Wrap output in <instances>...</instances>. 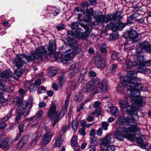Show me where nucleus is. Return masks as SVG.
<instances>
[{"label": "nucleus", "instance_id": "58836bf2", "mask_svg": "<svg viewBox=\"0 0 151 151\" xmlns=\"http://www.w3.org/2000/svg\"><path fill=\"white\" fill-rule=\"evenodd\" d=\"M77 137L75 135H74L71 139V144L72 146H76L77 145Z\"/></svg>", "mask_w": 151, "mask_h": 151}, {"label": "nucleus", "instance_id": "774afa93", "mask_svg": "<svg viewBox=\"0 0 151 151\" xmlns=\"http://www.w3.org/2000/svg\"><path fill=\"white\" fill-rule=\"evenodd\" d=\"M6 126V124L4 122H3L0 124V130L2 129Z\"/></svg>", "mask_w": 151, "mask_h": 151}, {"label": "nucleus", "instance_id": "7ed1b4c3", "mask_svg": "<svg viewBox=\"0 0 151 151\" xmlns=\"http://www.w3.org/2000/svg\"><path fill=\"white\" fill-rule=\"evenodd\" d=\"M121 129H118L124 133L125 135L117 132L115 133L114 136L115 138L119 141H122L126 137L130 141H133L135 140L136 134H140L141 132L140 129L138 127L137 123L129 124L128 128L124 127L122 128H121Z\"/></svg>", "mask_w": 151, "mask_h": 151}, {"label": "nucleus", "instance_id": "052dcab7", "mask_svg": "<svg viewBox=\"0 0 151 151\" xmlns=\"http://www.w3.org/2000/svg\"><path fill=\"white\" fill-rule=\"evenodd\" d=\"M46 91V89L45 87L41 86L39 90L38 91V93H44Z\"/></svg>", "mask_w": 151, "mask_h": 151}, {"label": "nucleus", "instance_id": "f3484780", "mask_svg": "<svg viewBox=\"0 0 151 151\" xmlns=\"http://www.w3.org/2000/svg\"><path fill=\"white\" fill-rule=\"evenodd\" d=\"M93 90V87L91 86V83L88 81L83 86L81 91L82 93H86L91 92Z\"/></svg>", "mask_w": 151, "mask_h": 151}, {"label": "nucleus", "instance_id": "0eeeda50", "mask_svg": "<svg viewBox=\"0 0 151 151\" xmlns=\"http://www.w3.org/2000/svg\"><path fill=\"white\" fill-rule=\"evenodd\" d=\"M66 44H68L69 46L73 47H72V52H70L67 53L65 55L64 60L66 61L71 60L73 58V53H76L79 52L78 51V48L77 47V43L76 40L72 38H69L67 40Z\"/></svg>", "mask_w": 151, "mask_h": 151}, {"label": "nucleus", "instance_id": "a19ab883", "mask_svg": "<svg viewBox=\"0 0 151 151\" xmlns=\"http://www.w3.org/2000/svg\"><path fill=\"white\" fill-rule=\"evenodd\" d=\"M6 99L4 98L2 93L0 92V103L1 104L2 106H5V105L7 104V103L4 104L5 103Z\"/></svg>", "mask_w": 151, "mask_h": 151}, {"label": "nucleus", "instance_id": "aec40b11", "mask_svg": "<svg viewBox=\"0 0 151 151\" xmlns=\"http://www.w3.org/2000/svg\"><path fill=\"white\" fill-rule=\"evenodd\" d=\"M108 89L107 81L106 80H103L102 82L100 90L102 93H105Z\"/></svg>", "mask_w": 151, "mask_h": 151}, {"label": "nucleus", "instance_id": "1a4fd4ad", "mask_svg": "<svg viewBox=\"0 0 151 151\" xmlns=\"http://www.w3.org/2000/svg\"><path fill=\"white\" fill-rule=\"evenodd\" d=\"M78 22L72 23L70 24V26L72 28L71 31H68L67 34L68 36L70 37L78 36L81 33V29H76L78 26Z\"/></svg>", "mask_w": 151, "mask_h": 151}, {"label": "nucleus", "instance_id": "79ce46f5", "mask_svg": "<svg viewBox=\"0 0 151 151\" xmlns=\"http://www.w3.org/2000/svg\"><path fill=\"white\" fill-rule=\"evenodd\" d=\"M105 150L106 151H114L115 150V146L112 145H107L106 147H105Z\"/></svg>", "mask_w": 151, "mask_h": 151}, {"label": "nucleus", "instance_id": "680f3d73", "mask_svg": "<svg viewBox=\"0 0 151 151\" xmlns=\"http://www.w3.org/2000/svg\"><path fill=\"white\" fill-rule=\"evenodd\" d=\"M80 124L82 127L85 128L86 127L87 122L84 120H82L80 122Z\"/></svg>", "mask_w": 151, "mask_h": 151}, {"label": "nucleus", "instance_id": "473e14b6", "mask_svg": "<svg viewBox=\"0 0 151 151\" xmlns=\"http://www.w3.org/2000/svg\"><path fill=\"white\" fill-rule=\"evenodd\" d=\"M14 109L12 108L10 110L9 113H8L7 115L3 118L2 120V122H5L7 120H8L11 117H12V112Z\"/></svg>", "mask_w": 151, "mask_h": 151}, {"label": "nucleus", "instance_id": "de8ad7c7", "mask_svg": "<svg viewBox=\"0 0 151 151\" xmlns=\"http://www.w3.org/2000/svg\"><path fill=\"white\" fill-rule=\"evenodd\" d=\"M101 111L100 108H97L94 111L92 112L91 114L92 115H94L96 116H99L101 113Z\"/></svg>", "mask_w": 151, "mask_h": 151}, {"label": "nucleus", "instance_id": "6ab92c4d", "mask_svg": "<svg viewBox=\"0 0 151 151\" xmlns=\"http://www.w3.org/2000/svg\"><path fill=\"white\" fill-rule=\"evenodd\" d=\"M95 64L98 67L103 68L105 67L106 63L104 60L101 57H100L98 60H96Z\"/></svg>", "mask_w": 151, "mask_h": 151}, {"label": "nucleus", "instance_id": "412c9836", "mask_svg": "<svg viewBox=\"0 0 151 151\" xmlns=\"http://www.w3.org/2000/svg\"><path fill=\"white\" fill-rule=\"evenodd\" d=\"M24 86L27 88V90H29L30 92L36 90L38 88L35 83H32L29 85V83H26Z\"/></svg>", "mask_w": 151, "mask_h": 151}, {"label": "nucleus", "instance_id": "ea45409f", "mask_svg": "<svg viewBox=\"0 0 151 151\" xmlns=\"http://www.w3.org/2000/svg\"><path fill=\"white\" fill-rule=\"evenodd\" d=\"M110 39L112 40H116L118 38V34L116 32L110 34Z\"/></svg>", "mask_w": 151, "mask_h": 151}, {"label": "nucleus", "instance_id": "4be33fe9", "mask_svg": "<svg viewBox=\"0 0 151 151\" xmlns=\"http://www.w3.org/2000/svg\"><path fill=\"white\" fill-rule=\"evenodd\" d=\"M145 55V52H143L141 51L139 52H137L134 56L135 58H137V60L138 61H140L143 60Z\"/></svg>", "mask_w": 151, "mask_h": 151}, {"label": "nucleus", "instance_id": "c9c22d12", "mask_svg": "<svg viewBox=\"0 0 151 151\" xmlns=\"http://www.w3.org/2000/svg\"><path fill=\"white\" fill-rule=\"evenodd\" d=\"M57 72V69L55 67H51L49 69V73L52 76H54Z\"/></svg>", "mask_w": 151, "mask_h": 151}, {"label": "nucleus", "instance_id": "f03ea898", "mask_svg": "<svg viewBox=\"0 0 151 151\" xmlns=\"http://www.w3.org/2000/svg\"><path fill=\"white\" fill-rule=\"evenodd\" d=\"M56 47L55 41L51 40L48 45H46L43 46H40L36 48L35 51L28 55L21 54L18 55L13 61L17 68L13 75L14 78L18 80L22 74L28 72L27 69H20L24 64L29 62H34L36 59L42 60L46 58L47 55H49L51 58L55 57Z\"/></svg>", "mask_w": 151, "mask_h": 151}, {"label": "nucleus", "instance_id": "09e8293b", "mask_svg": "<svg viewBox=\"0 0 151 151\" xmlns=\"http://www.w3.org/2000/svg\"><path fill=\"white\" fill-rule=\"evenodd\" d=\"M106 44H103L101 45L100 47V51L103 53H106Z\"/></svg>", "mask_w": 151, "mask_h": 151}, {"label": "nucleus", "instance_id": "6e6552de", "mask_svg": "<svg viewBox=\"0 0 151 151\" xmlns=\"http://www.w3.org/2000/svg\"><path fill=\"white\" fill-rule=\"evenodd\" d=\"M56 106L55 104H52L48 112V116L51 118H55L54 121L52 123V126L53 127L55 126L56 123L58 122L60 118L57 115L56 111Z\"/></svg>", "mask_w": 151, "mask_h": 151}, {"label": "nucleus", "instance_id": "8fccbe9b", "mask_svg": "<svg viewBox=\"0 0 151 151\" xmlns=\"http://www.w3.org/2000/svg\"><path fill=\"white\" fill-rule=\"evenodd\" d=\"M146 18H147V17H142L141 18L140 17L138 19V18L136 21L139 23L142 24L143 23H145V20Z\"/></svg>", "mask_w": 151, "mask_h": 151}, {"label": "nucleus", "instance_id": "20e7f679", "mask_svg": "<svg viewBox=\"0 0 151 151\" xmlns=\"http://www.w3.org/2000/svg\"><path fill=\"white\" fill-rule=\"evenodd\" d=\"M99 14L95 15L94 17L98 24H101L103 23H107L111 20L117 22L122 19V17L120 15L117 14L113 15H103L101 12H99Z\"/></svg>", "mask_w": 151, "mask_h": 151}, {"label": "nucleus", "instance_id": "603ef678", "mask_svg": "<svg viewBox=\"0 0 151 151\" xmlns=\"http://www.w3.org/2000/svg\"><path fill=\"white\" fill-rule=\"evenodd\" d=\"M117 67L116 64H112L111 65L110 70L112 73H114L115 72Z\"/></svg>", "mask_w": 151, "mask_h": 151}, {"label": "nucleus", "instance_id": "f8f14e48", "mask_svg": "<svg viewBox=\"0 0 151 151\" xmlns=\"http://www.w3.org/2000/svg\"><path fill=\"white\" fill-rule=\"evenodd\" d=\"M52 135L48 132H46L42 138V141L40 145L41 146L46 145L51 141Z\"/></svg>", "mask_w": 151, "mask_h": 151}, {"label": "nucleus", "instance_id": "0e129e2a", "mask_svg": "<svg viewBox=\"0 0 151 151\" xmlns=\"http://www.w3.org/2000/svg\"><path fill=\"white\" fill-rule=\"evenodd\" d=\"M43 114V112L42 110H39L37 113V117H41Z\"/></svg>", "mask_w": 151, "mask_h": 151}, {"label": "nucleus", "instance_id": "13d9d810", "mask_svg": "<svg viewBox=\"0 0 151 151\" xmlns=\"http://www.w3.org/2000/svg\"><path fill=\"white\" fill-rule=\"evenodd\" d=\"M85 128H81L79 131V133L80 134L83 136H84L86 134V133L85 131Z\"/></svg>", "mask_w": 151, "mask_h": 151}, {"label": "nucleus", "instance_id": "a878e982", "mask_svg": "<svg viewBox=\"0 0 151 151\" xmlns=\"http://www.w3.org/2000/svg\"><path fill=\"white\" fill-rule=\"evenodd\" d=\"M42 134V130L40 129H38L36 131L35 133L32 135V137L38 140L41 137Z\"/></svg>", "mask_w": 151, "mask_h": 151}, {"label": "nucleus", "instance_id": "4468645a", "mask_svg": "<svg viewBox=\"0 0 151 151\" xmlns=\"http://www.w3.org/2000/svg\"><path fill=\"white\" fill-rule=\"evenodd\" d=\"M13 73L9 70H6L3 72L0 73V80L3 81H5L6 79L11 77Z\"/></svg>", "mask_w": 151, "mask_h": 151}, {"label": "nucleus", "instance_id": "5701e85b", "mask_svg": "<svg viewBox=\"0 0 151 151\" xmlns=\"http://www.w3.org/2000/svg\"><path fill=\"white\" fill-rule=\"evenodd\" d=\"M63 140L62 139L61 136L59 135L58 136L56 139L54 147H60L61 145L62 144Z\"/></svg>", "mask_w": 151, "mask_h": 151}, {"label": "nucleus", "instance_id": "3c124183", "mask_svg": "<svg viewBox=\"0 0 151 151\" xmlns=\"http://www.w3.org/2000/svg\"><path fill=\"white\" fill-rule=\"evenodd\" d=\"M97 139L95 137L90 138V142L92 146L95 145L96 144Z\"/></svg>", "mask_w": 151, "mask_h": 151}, {"label": "nucleus", "instance_id": "37998d69", "mask_svg": "<svg viewBox=\"0 0 151 151\" xmlns=\"http://www.w3.org/2000/svg\"><path fill=\"white\" fill-rule=\"evenodd\" d=\"M72 128L74 131L77 130L78 127V123L77 121H73L72 122Z\"/></svg>", "mask_w": 151, "mask_h": 151}, {"label": "nucleus", "instance_id": "c03bdc74", "mask_svg": "<svg viewBox=\"0 0 151 151\" xmlns=\"http://www.w3.org/2000/svg\"><path fill=\"white\" fill-rule=\"evenodd\" d=\"M109 125L108 123L104 122H102V128L104 130H106L108 129V127Z\"/></svg>", "mask_w": 151, "mask_h": 151}, {"label": "nucleus", "instance_id": "bf43d9fd", "mask_svg": "<svg viewBox=\"0 0 151 151\" xmlns=\"http://www.w3.org/2000/svg\"><path fill=\"white\" fill-rule=\"evenodd\" d=\"M39 122V120L38 119H36V120H34L32 122L33 124H31L30 126L31 127H33L36 126Z\"/></svg>", "mask_w": 151, "mask_h": 151}, {"label": "nucleus", "instance_id": "ddd939ff", "mask_svg": "<svg viewBox=\"0 0 151 151\" xmlns=\"http://www.w3.org/2000/svg\"><path fill=\"white\" fill-rule=\"evenodd\" d=\"M118 122L119 124L123 125L124 123H132V124H134V122L136 121L135 119L132 117H125L124 116H121L118 119Z\"/></svg>", "mask_w": 151, "mask_h": 151}, {"label": "nucleus", "instance_id": "4c0bfd02", "mask_svg": "<svg viewBox=\"0 0 151 151\" xmlns=\"http://www.w3.org/2000/svg\"><path fill=\"white\" fill-rule=\"evenodd\" d=\"M109 27H110L114 32H115L117 30V26L116 25L115 23H110L108 25Z\"/></svg>", "mask_w": 151, "mask_h": 151}, {"label": "nucleus", "instance_id": "e2e57ef3", "mask_svg": "<svg viewBox=\"0 0 151 151\" xmlns=\"http://www.w3.org/2000/svg\"><path fill=\"white\" fill-rule=\"evenodd\" d=\"M24 126V124H20L18 128L20 133H21L23 132Z\"/></svg>", "mask_w": 151, "mask_h": 151}, {"label": "nucleus", "instance_id": "cd10ccee", "mask_svg": "<svg viewBox=\"0 0 151 151\" xmlns=\"http://www.w3.org/2000/svg\"><path fill=\"white\" fill-rule=\"evenodd\" d=\"M125 65L127 68H130L132 66H137L138 63L136 62H132L129 60L125 61Z\"/></svg>", "mask_w": 151, "mask_h": 151}, {"label": "nucleus", "instance_id": "dca6fc26", "mask_svg": "<svg viewBox=\"0 0 151 151\" xmlns=\"http://www.w3.org/2000/svg\"><path fill=\"white\" fill-rule=\"evenodd\" d=\"M9 138L6 137L5 141L0 143V148H1L5 151L9 150L10 148V145L8 142Z\"/></svg>", "mask_w": 151, "mask_h": 151}, {"label": "nucleus", "instance_id": "49530a36", "mask_svg": "<svg viewBox=\"0 0 151 151\" xmlns=\"http://www.w3.org/2000/svg\"><path fill=\"white\" fill-rule=\"evenodd\" d=\"M25 144L20 140L17 143L15 147L17 149H19L22 147Z\"/></svg>", "mask_w": 151, "mask_h": 151}, {"label": "nucleus", "instance_id": "c85d7f7f", "mask_svg": "<svg viewBox=\"0 0 151 151\" xmlns=\"http://www.w3.org/2000/svg\"><path fill=\"white\" fill-rule=\"evenodd\" d=\"M119 20L117 22L118 25L117 26V29L119 30H122L127 25L129 24L128 22L123 23L121 22H120Z\"/></svg>", "mask_w": 151, "mask_h": 151}, {"label": "nucleus", "instance_id": "338daca9", "mask_svg": "<svg viewBox=\"0 0 151 151\" xmlns=\"http://www.w3.org/2000/svg\"><path fill=\"white\" fill-rule=\"evenodd\" d=\"M103 129L101 128H99L97 131V134L98 136L101 135L102 133Z\"/></svg>", "mask_w": 151, "mask_h": 151}, {"label": "nucleus", "instance_id": "f257e3e1", "mask_svg": "<svg viewBox=\"0 0 151 151\" xmlns=\"http://www.w3.org/2000/svg\"><path fill=\"white\" fill-rule=\"evenodd\" d=\"M127 75V77H121L120 80L122 85L127 87L128 93L130 94V103L132 105L123 100L120 101L119 105L122 110L124 111L127 114L132 116H137L138 118L137 112L145 104L142 98L139 97L140 92L143 90V87L142 84H139L141 80L136 77V72L129 71Z\"/></svg>", "mask_w": 151, "mask_h": 151}, {"label": "nucleus", "instance_id": "5fc2aeb1", "mask_svg": "<svg viewBox=\"0 0 151 151\" xmlns=\"http://www.w3.org/2000/svg\"><path fill=\"white\" fill-rule=\"evenodd\" d=\"M5 135L3 133L1 132L0 134V142L5 141L6 138L5 137Z\"/></svg>", "mask_w": 151, "mask_h": 151}, {"label": "nucleus", "instance_id": "2f4dec72", "mask_svg": "<svg viewBox=\"0 0 151 151\" xmlns=\"http://www.w3.org/2000/svg\"><path fill=\"white\" fill-rule=\"evenodd\" d=\"M111 113L113 116H117L119 115V112L118 108L115 106L113 107L111 109Z\"/></svg>", "mask_w": 151, "mask_h": 151}, {"label": "nucleus", "instance_id": "9d476101", "mask_svg": "<svg viewBox=\"0 0 151 151\" xmlns=\"http://www.w3.org/2000/svg\"><path fill=\"white\" fill-rule=\"evenodd\" d=\"M114 141V138L112 136L106 135L102 140V143L100 145L101 148L102 150L105 149V147L107 145H109L113 143Z\"/></svg>", "mask_w": 151, "mask_h": 151}, {"label": "nucleus", "instance_id": "a18cd8bd", "mask_svg": "<svg viewBox=\"0 0 151 151\" xmlns=\"http://www.w3.org/2000/svg\"><path fill=\"white\" fill-rule=\"evenodd\" d=\"M29 139V137L28 135H25L23 136L21 140L22 141L24 144H25L27 142Z\"/></svg>", "mask_w": 151, "mask_h": 151}, {"label": "nucleus", "instance_id": "2eb2a0df", "mask_svg": "<svg viewBox=\"0 0 151 151\" xmlns=\"http://www.w3.org/2000/svg\"><path fill=\"white\" fill-rule=\"evenodd\" d=\"M48 10L49 15L51 17H54L58 15L61 12V10L55 7H49Z\"/></svg>", "mask_w": 151, "mask_h": 151}, {"label": "nucleus", "instance_id": "a211bd4d", "mask_svg": "<svg viewBox=\"0 0 151 151\" xmlns=\"http://www.w3.org/2000/svg\"><path fill=\"white\" fill-rule=\"evenodd\" d=\"M89 81L91 83V86L93 87V90L99 88L101 84L100 80L98 78Z\"/></svg>", "mask_w": 151, "mask_h": 151}, {"label": "nucleus", "instance_id": "393cba45", "mask_svg": "<svg viewBox=\"0 0 151 151\" xmlns=\"http://www.w3.org/2000/svg\"><path fill=\"white\" fill-rule=\"evenodd\" d=\"M65 82V78L64 77L63 74H62L58 78V83L60 87L63 86Z\"/></svg>", "mask_w": 151, "mask_h": 151}, {"label": "nucleus", "instance_id": "39448f33", "mask_svg": "<svg viewBox=\"0 0 151 151\" xmlns=\"http://www.w3.org/2000/svg\"><path fill=\"white\" fill-rule=\"evenodd\" d=\"M32 101L31 99H29L27 101H23L21 100L17 101V103L19 105L17 108L18 114L17 115L15 121L18 122L27 109L32 107Z\"/></svg>", "mask_w": 151, "mask_h": 151}, {"label": "nucleus", "instance_id": "6e6d98bb", "mask_svg": "<svg viewBox=\"0 0 151 151\" xmlns=\"http://www.w3.org/2000/svg\"><path fill=\"white\" fill-rule=\"evenodd\" d=\"M84 104L83 103H81L80 104L79 106L78 107L77 111L80 112L83 110L84 109Z\"/></svg>", "mask_w": 151, "mask_h": 151}, {"label": "nucleus", "instance_id": "f704fd0d", "mask_svg": "<svg viewBox=\"0 0 151 151\" xmlns=\"http://www.w3.org/2000/svg\"><path fill=\"white\" fill-rule=\"evenodd\" d=\"M83 99V96L82 94L81 93H77L74 96V99L78 101H80Z\"/></svg>", "mask_w": 151, "mask_h": 151}, {"label": "nucleus", "instance_id": "c756f323", "mask_svg": "<svg viewBox=\"0 0 151 151\" xmlns=\"http://www.w3.org/2000/svg\"><path fill=\"white\" fill-rule=\"evenodd\" d=\"M149 45L150 43L146 41H145L139 45V47L142 49H145L146 52V49L148 48Z\"/></svg>", "mask_w": 151, "mask_h": 151}, {"label": "nucleus", "instance_id": "72a5a7b5", "mask_svg": "<svg viewBox=\"0 0 151 151\" xmlns=\"http://www.w3.org/2000/svg\"><path fill=\"white\" fill-rule=\"evenodd\" d=\"M68 107V106L65 105L63 106L62 108V110L61 112H59V113L57 112V115L60 118L62 117L65 113L66 109Z\"/></svg>", "mask_w": 151, "mask_h": 151}, {"label": "nucleus", "instance_id": "e433bc0d", "mask_svg": "<svg viewBox=\"0 0 151 151\" xmlns=\"http://www.w3.org/2000/svg\"><path fill=\"white\" fill-rule=\"evenodd\" d=\"M151 62V60H147L139 63V66H141L142 67V66H149L150 65Z\"/></svg>", "mask_w": 151, "mask_h": 151}, {"label": "nucleus", "instance_id": "4d7b16f0", "mask_svg": "<svg viewBox=\"0 0 151 151\" xmlns=\"http://www.w3.org/2000/svg\"><path fill=\"white\" fill-rule=\"evenodd\" d=\"M32 141L30 143V146L31 147H33L35 145L37 142V140L36 139L32 137Z\"/></svg>", "mask_w": 151, "mask_h": 151}, {"label": "nucleus", "instance_id": "b1692460", "mask_svg": "<svg viewBox=\"0 0 151 151\" xmlns=\"http://www.w3.org/2000/svg\"><path fill=\"white\" fill-rule=\"evenodd\" d=\"M11 88H12L11 89H10V88L9 86L4 85L0 81V89L1 90L9 92L10 90H12L14 89V87H12Z\"/></svg>", "mask_w": 151, "mask_h": 151}, {"label": "nucleus", "instance_id": "bb28decb", "mask_svg": "<svg viewBox=\"0 0 151 151\" xmlns=\"http://www.w3.org/2000/svg\"><path fill=\"white\" fill-rule=\"evenodd\" d=\"M138 72L141 73H143L146 74H148L150 72L149 69L146 68H144L142 67L138 66Z\"/></svg>", "mask_w": 151, "mask_h": 151}, {"label": "nucleus", "instance_id": "69168bd1", "mask_svg": "<svg viewBox=\"0 0 151 151\" xmlns=\"http://www.w3.org/2000/svg\"><path fill=\"white\" fill-rule=\"evenodd\" d=\"M37 119V116H35L26 119V121H28L29 122H30L33 120V121L35 120H36V119Z\"/></svg>", "mask_w": 151, "mask_h": 151}, {"label": "nucleus", "instance_id": "423d86ee", "mask_svg": "<svg viewBox=\"0 0 151 151\" xmlns=\"http://www.w3.org/2000/svg\"><path fill=\"white\" fill-rule=\"evenodd\" d=\"M83 11V15L82 14H78V17L80 20V24L82 27L84 26V24L82 23V20L85 22H87L89 21L91 16H93V9L90 8L89 9H87L85 11H83V9L80 7H77L75 8L74 12H82Z\"/></svg>", "mask_w": 151, "mask_h": 151}, {"label": "nucleus", "instance_id": "9b49d317", "mask_svg": "<svg viewBox=\"0 0 151 151\" xmlns=\"http://www.w3.org/2000/svg\"><path fill=\"white\" fill-rule=\"evenodd\" d=\"M138 35L136 31L133 29H130L129 30L127 31L124 33L125 37L130 40L133 42L137 41L139 39L138 38Z\"/></svg>", "mask_w": 151, "mask_h": 151}, {"label": "nucleus", "instance_id": "864d4df0", "mask_svg": "<svg viewBox=\"0 0 151 151\" xmlns=\"http://www.w3.org/2000/svg\"><path fill=\"white\" fill-rule=\"evenodd\" d=\"M118 54L116 51L113 52L111 54L112 59L114 60H116L117 59L118 57Z\"/></svg>", "mask_w": 151, "mask_h": 151}, {"label": "nucleus", "instance_id": "7c9ffc66", "mask_svg": "<svg viewBox=\"0 0 151 151\" xmlns=\"http://www.w3.org/2000/svg\"><path fill=\"white\" fill-rule=\"evenodd\" d=\"M140 15L137 13H135L133 14H132L128 17V20L129 21H131L133 20L137 19L138 18H140Z\"/></svg>", "mask_w": 151, "mask_h": 151}]
</instances>
